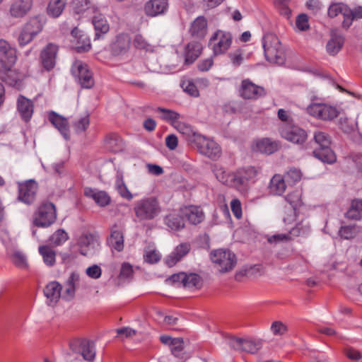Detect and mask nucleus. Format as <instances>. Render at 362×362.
Returning <instances> with one entry per match:
<instances>
[{"mask_svg": "<svg viewBox=\"0 0 362 362\" xmlns=\"http://www.w3.org/2000/svg\"><path fill=\"white\" fill-rule=\"evenodd\" d=\"M262 46L266 59L270 63L283 64L286 60L285 50L276 35L267 33L262 39Z\"/></svg>", "mask_w": 362, "mask_h": 362, "instance_id": "obj_1", "label": "nucleus"}, {"mask_svg": "<svg viewBox=\"0 0 362 362\" xmlns=\"http://www.w3.org/2000/svg\"><path fill=\"white\" fill-rule=\"evenodd\" d=\"M136 216L141 221L152 220L161 211V208L155 197L139 200L134 207Z\"/></svg>", "mask_w": 362, "mask_h": 362, "instance_id": "obj_2", "label": "nucleus"}, {"mask_svg": "<svg viewBox=\"0 0 362 362\" xmlns=\"http://www.w3.org/2000/svg\"><path fill=\"white\" fill-rule=\"evenodd\" d=\"M314 139L319 145V148L313 151L314 156L324 163H334L336 160V156L329 148L331 144L329 136L325 132L319 131L315 132Z\"/></svg>", "mask_w": 362, "mask_h": 362, "instance_id": "obj_3", "label": "nucleus"}, {"mask_svg": "<svg viewBox=\"0 0 362 362\" xmlns=\"http://www.w3.org/2000/svg\"><path fill=\"white\" fill-rule=\"evenodd\" d=\"M212 262L218 266L221 273H226L233 269L237 263L236 257L229 250L218 249L211 252Z\"/></svg>", "mask_w": 362, "mask_h": 362, "instance_id": "obj_4", "label": "nucleus"}, {"mask_svg": "<svg viewBox=\"0 0 362 362\" xmlns=\"http://www.w3.org/2000/svg\"><path fill=\"white\" fill-rule=\"evenodd\" d=\"M57 219V210L52 202H45L41 204L34 218V224L38 227H49Z\"/></svg>", "mask_w": 362, "mask_h": 362, "instance_id": "obj_5", "label": "nucleus"}, {"mask_svg": "<svg viewBox=\"0 0 362 362\" xmlns=\"http://www.w3.org/2000/svg\"><path fill=\"white\" fill-rule=\"evenodd\" d=\"M193 144L197 148L199 152L213 160L218 159L221 155L219 145L214 140L206 138L199 134L195 136Z\"/></svg>", "mask_w": 362, "mask_h": 362, "instance_id": "obj_6", "label": "nucleus"}, {"mask_svg": "<svg viewBox=\"0 0 362 362\" xmlns=\"http://www.w3.org/2000/svg\"><path fill=\"white\" fill-rule=\"evenodd\" d=\"M71 73L82 88H90L93 86V73L86 64L79 60L75 61L71 66Z\"/></svg>", "mask_w": 362, "mask_h": 362, "instance_id": "obj_7", "label": "nucleus"}, {"mask_svg": "<svg viewBox=\"0 0 362 362\" xmlns=\"http://www.w3.org/2000/svg\"><path fill=\"white\" fill-rule=\"evenodd\" d=\"M307 112L317 119L332 120L339 115L337 107L326 103H313L307 107Z\"/></svg>", "mask_w": 362, "mask_h": 362, "instance_id": "obj_8", "label": "nucleus"}, {"mask_svg": "<svg viewBox=\"0 0 362 362\" xmlns=\"http://www.w3.org/2000/svg\"><path fill=\"white\" fill-rule=\"evenodd\" d=\"M42 24L37 18L30 19L22 28L18 40L21 46H24L30 42L34 37L41 32Z\"/></svg>", "mask_w": 362, "mask_h": 362, "instance_id": "obj_9", "label": "nucleus"}, {"mask_svg": "<svg viewBox=\"0 0 362 362\" xmlns=\"http://www.w3.org/2000/svg\"><path fill=\"white\" fill-rule=\"evenodd\" d=\"M232 37L230 33L222 30L216 31L210 39L209 45L215 55L226 52L230 47Z\"/></svg>", "mask_w": 362, "mask_h": 362, "instance_id": "obj_10", "label": "nucleus"}, {"mask_svg": "<svg viewBox=\"0 0 362 362\" xmlns=\"http://www.w3.org/2000/svg\"><path fill=\"white\" fill-rule=\"evenodd\" d=\"M70 348L73 353L81 356L86 361H91L95 358V346L90 341L74 339L70 343Z\"/></svg>", "mask_w": 362, "mask_h": 362, "instance_id": "obj_11", "label": "nucleus"}, {"mask_svg": "<svg viewBox=\"0 0 362 362\" xmlns=\"http://www.w3.org/2000/svg\"><path fill=\"white\" fill-rule=\"evenodd\" d=\"M281 136L293 144H302L307 139V134L302 128L294 125H281L279 128Z\"/></svg>", "mask_w": 362, "mask_h": 362, "instance_id": "obj_12", "label": "nucleus"}, {"mask_svg": "<svg viewBox=\"0 0 362 362\" xmlns=\"http://www.w3.org/2000/svg\"><path fill=\"white\" fill-rule=\"evenodd\" d=\"M228 343L233 349L242 350L250 354L257 353L262 346L260 340L243 339L235 337L229 338Z\"/></svg>", "mask_w": 362, "mask_h": 362, "instance_id": "obj_13", "label": "nucleus"}, {"mask_svg": "<svg viewBox=\"0 0 362 362\" xmlns=\"http://www.w3.org/2000/svg\"><path fill=\"white\" fill-rule=\"evenodd\" d=\"M37 190V184L33 180L19 183L18 199L26 204H30L35 199Z\"/></svg>", "mask_w": 362, "mask_h": 362, "instance_id": "obj_14", "label": "nucleus"}, {"mask_svg": "<svg viewBox=\"0 0 362 362\" xmlns=\"http://www.w3.org/2000/svg\"><path fill=\"white\" fill-rule=\"evenodd\" d=\"M62 286L57 281L49 282L43 289L47 305L54 307L62 298Z\"/></svg>", "mask_w": 362, "mask_h": 362, "instance_id": "obj_15", "label": "nucleus"}, {"mask_svg": "<svg viewBox=\"0 0 362 362\" xmlns=\"http://www.w3.org/2000/svg\"><path fill=\"white\" fill-rule=\"evenodd\" d=\"M16 52L7 41L0 39V61L6 69L11 67L16 62Z\"/></svg>", "mask_w": 362, "mask_h": 362, "instance_id": "obj_16", "label": "nucleus"}, {"mask_svg": "<svg viewBox=\"0 0 362 362\" xmlns=\"http://www.w3.org/2000/svg\"><path fill=\"white\" fill-rule=\"evenodd\" d=\"M58 47L54 43H49L40 53V59L43 67L50 71L56 64Z\"/></svg>", "mask_w": 362, "mask_h": 362, "instance_id": "obj_17", "label": "nucleus"}, {"mask_svg": "<svg viewBox=\"0 0 362 362\" xmlns=\"http://www.w3.org/2000/svg\"><path fill=\"white\" fill-rule=\"evenodd\" d=\"M80 253L84 256L89 255L99 245L97 238L91 233H83L77 240Z\"/></svg>", "mask_w": 362, "mask_h": 362, "instance_id": "obj_18", "label": "nucleus"}, {"mask_svg": "<svg viewBox=\"0 0 362 362\" xmlns=\"http://www.w3.org/2000/svg\"><path fill=\"white\" fill-rule=\"evenodd\" d=\"M240 93L245 99H257L265 94L262 87L256 86L248 79L242 81Z\"/></svg>", "mask_w": 362, "mask_h": 362, "instance_id": "obj_19", "label": "nucleus"}, {"mask_svg": "<svg viewBox=\"0 0 362 362\" xmlns=\"http://www.w3.org/2000/svg\"><path fill=\"white\" fill-rule=\"evenodd\" d=\"M168 0H149L144 5V12L147 16L156 17L165 14L168 9Z\"/></svg>", "mask_w": 362, "mask_h": 362, "instance_id": "obj_20", "label": "nucleus"}, {"mask_svg": "<svg viewBox=\"0 0 362 362\" xmlns=\"http://www.w3.org/2000/svg\"><path fill=\"white\" fill-rule=\"evenodd\" d=\"M130 45V36L128 34H119L111 45L112 53L115 56L123 55L129 51Z\"/></svg>", "mask_w": 362, "mask_h": 362, "instance_id": "obj_21", "label": "nucleus"}, {"mask_svg": "<svg viewBox=\"0 0 362 362\" xmlns=\"http://www.w3.org/2000/svg\"><path fill=\"white\" fill-rule=\"evenodd\" d=\"M17 110L21 119L28 122L30 120L34 110V105L32 100L20 95L17 98Z\"/></svg>", "mask_w": 362, "mask_h": 362, "instance_id": "obj_22", "label": "nucleus"}, {"mask_svg": "<svg viewBox=\"0 0 362 362\" xmlns=\"http://www.w3.org/2000/svg\"><path fill=\"white\" fill-rule=\"evenodd\" d=\"M191 246L188 243H183L177 245L173 252L165 258L166 264L171 267L180 261L190 251Z\"/></svg>", "mask_w": 362, "mask_h": 362, "instance_id": "obj_23", "label": "nucleus"}, {"mask_svg": "<svg viewBox=\"0 0 362 362\" xmlns=\"http://www.w3.org/2000/svg\"><path fill=\"white\" fill-rule=\"evenodd\" d=\"M344 42V37L336 30H332L330 33V39L328 40L326 49L329 54L334 56L342 48Z\"/></svg>", "mask_w": 362, "mask_h": 362, "instance_id": "obj_24", "label": "nucleus"}, {"mask_svg": "<svg viewBox=\"0 0 362 362\" xmlns=\"http://www.w3.org/2000/svg\"><path fill=\"white\" fill-rule=\"evenodd\" d=\"M279 145L268 138L255 141L252 145V150L265 154H272L278 150Z\"/></svg>", "mask_w": 362, "mask_h": 362, "instance_id": "obj_25", "label": "nucleus"}, {"mask_svg": "<svg viewBox=\"0 0 362 362\" xmlns=\"http://www.w3.org/2000/svg\"><path fill=\"white\" fill-rule=\"evenodd\" d=\"M190 34L197 39L205 37L207 33V21L204 16L197 17L191 24Z\"/></svg>", "mask_w": 362, "mask_h": 362, "instance_id": "obj_26", "label": "nucleus"}, {"mask_svg": "<svg viewBox=\"0 0 362 362\" xmlns=\"http://www.w3.org/2000/svg\"><path fill=\"white\" fill-rule=\"evenodd\" d=\"M49 120L61 132L66 139L69 138L67 119L54 112L49 114Z\"/></svg>", "mask_w": 362, "mask_h": 362, "instance_id": "obj_27", "label": "nucleus"}, {"mask_svg": "<svg viewBox=\"0 0 362 362\" xmlns=\"http://www.w3.org/2000/svg\"><path fill=\"white\" fill-rule=\"evenodd\" d=\"M33 0H16L10 8L12 16L20 18L24 16L32 8Z\"/></svg>", "mask_w": 362, "mask_h": 362, "instance_id": "obj_28", "label": "nucleus"}, {"mask_svg": "<svg viewBox=\"0 0 362 362\" xmlns=\"http://www.w3.org/2000/svg\"><path fill=\"white\" fill-rule=\"evenodd\" d=\"M110 246L118 252L124 249V235L122 230L116 225L111 228L110 236L107 240Z\"/></svg>", "mask_w": 362, "mask_h": 362, "instance_id": "obj_29", "label": "nucleus"}, {"mask_svg": "<svg viewBox=\"0 0 362 362\" xmlns=\"http://www.w3.org/2000/svg\"><path fill=\"white\" fill-rule=\"evenodd\" d=\"M84 194L93 199L100 206H105L110 204V197L104 191H99L91 188H86Z\"/></svg>", "mask_w": 362, "mask_h": 362, "instance_id": "obj_30", "label": "nucleus"}, {"mask_svg": "<svg viewBox=\"0 0 362 362\" xmlns=\"http://www.w3.org/2000/svg\"><path fill=\"white\" fill-rule=\"evenodd\" d=\"M202 45L198 42H189L185 48V64H192L201 54Z\"/></svg>", "mask_w": 362, "mask_h": 362, "instance_id": "obj_31", "label": "nucleus"}, {"mask_svg": "<svg viewBox=\"0 0 362 362\" xmlns=\"http://www.w3.org/2000/svg\"><path fill=\"white\" fill-rule=\"evenodd\" d=\"M67 4V0H50L47 7L49 16L56 18L62 15Z\"/></svg>", "mask_w": 362, "mask_h": 362, "instance_id": "obj_32", "label": "nucleus"}, {"mask_svg": "<svg viewBox=\"0 0 362 362\" xmlns=\"http://www.w3.org/2000/svg\"><path fill=\"white\" fill-rule=\"evenodd\" d=\"M183 215L194 225L201 223L204 216L202 210L199 207L194 206L186 207L183 211Z\"/></svg>", "mask_w": 362, "mask_h": 362, "instance_id": "obj_33", "label": "nucleus"}, {"mask_svg": "<svg viewBox=\"0 0 362 362\" xmlns=\"http://www.w3.org/2000/svg\"><path fill=\"white\" fill-rule=\"evenodd\" d=\"M269 192L274 195H281L286 189L285 179L280 175H274L270 180Z\"/></svg>", "mask_w": 362, "mask_h": 362, "instance_id": "obj_34", "label": "nucleus"}, {"mask_svg": "<svg viewBox=\"0 0 362 362\" xmlns=\"http://www.w3.org/2000/svg\"><path fill=\"white\" fill-rule=\"evenodd\" d=\"M115 186L117 192L122 198L129 201L133 199V195L127 187L121 173H117L116 175Z\"/></svg>", "mask_w": 362, "mask_h": 362, "instance_id": "obj_35", "label": "nucleus"}, {"mask_svg": "<svg viewBox=\"0 0 362 362\" xmlns=\"http://www.w3.org/2000/svg\"><path fill=\"white\" fill-rule=\"evenodd\" d=\"M173 127L183 134L186 139L192 144H193L195 141V136L199 135V134L194 132L189 125L180 121V119L175 123Z\"/></svg>", "mask_w": 362, "mask_h": 362, "instance_id": "obj_36", "label": "nucleus"}, {"mask_svg": "<svg viewBox=\"0 0 362 362\" xmlns=\"http://www.w3.org/2000/svg\"><path fill=\"white\" fill-rule=\"evenodd\" d=\"M105 146L107 150L116 153L123 149V141L119 136L111 134L107 136Z\"/></svg>", "mask_w": 362, "mask_h": 362, "instance_id": "obj_37", "label": "nucleus"}, {"mask_svg": "<svg viewBox=\"0 0 362 362\" xmlns=\"http://www.w3.org/2000/svg\"><path fill=\"white\" fill-rule=\"evenodd\" d=\"M346 217L355 220L362 217V199H354L351 202L350 208L346 213Z\"/></svg>", "mask_w": 362, "mask_h": 362, "instance_id": "obj_38", "label": "nucleus"}, {"mask_svg": "<svg viewBox=\"0 0 362 362\" xmlns=\"http://www.w3.org/2000/svg\"><path fill=\"white\" fill-rule=\"evenodd\" d=\"M93 24L95 30V35L98 37L99 33H106L110 29L106 18L101 14L95 16L93 18Z\"/></svg>", "mask_w": 362, "mask_h": 362, "instance_id": "obj_39", "label": "nucleus"}, {"mask_svg": "<svg viewBox=\"0 0 362 362\" xmlns=\"http://www.w3.org/2000/svg\"><path fill=\"white\" fill-rule=\"evenodd\" d=\"M230 180L231 182L228 185L235 187L238 190L245 189L247 185L246 178L242 175L239 170L236 173H231Z\"/></svg>", "mask_w": 362, "mask_h": 362, "instance_id": "obj_40", "label": "nucleus"}, {"mask_svg": "<svg viewBox=\"0 0 362 362\" xmlns=\"http://www.w3.org/2000/svg\"><path fill=\"white\" fill-rule=\"evenodd\" d=\"M346 18L343 20V26L349 28L354 20L360 19L362 18V6H358L351 10L347 8Z\"/></svg>", "mask_w": 362, "mask_h": 362, "instance_id": "obj_41", "label": "nucleus"}, {"mask_svg": "<svg viewBox=\"0 0 362 362\" xmlns=\"http://www.w3.org/2000/svg\"><path fill=\"white\" fill-rule=\"evenodd\" d=\"M165 224L173 230H178L184 228L185 222L182 216L175 214H170L165 218Z\"/></svg>", "mask_w": 362, "mask_h": 362, "instance_id": "obj_42", "label": "nucleus"}, {"mask_svg": "<svg viewBox=\"0 0 362 362\" xmlns=\"http://www.w3.org/2000/svg\"><path fill=\"white\" fill-rule=\"evenodd\" d=\"M71 6L76 13H83L88 9L95 10L90 0H72Z\"/></svg>", "mask_w": 362, "mask_h": 362, "instance_id": "obj_43", "label": "nucleus"}, {"mask_svg": "<svg viewBox=\"0 0 362 362\" xmlns=\"http://www.w3.org/2000/svg\"><path fill=\"white\" fill-rule=\"evenodd\" d=\"M39 252L43 258L44 262L49 267H52L55 263L56 254L55 252L48 246H40L39 247Z\"/></svg>", "mask_w": 362, "mask_h": 362, "instance_id": "obj_44", "label": "nucleus"}, {"mask_svg": "<svg viewBox=\"0 0 362 362\" xmlns=\"http://www.w3.org/2000/svg\"><path fill=\"white\" fill-rule=\"evenodd\" d=\"M201 285V277L197 274L189 273L186 274L182 286L185 288L193 289L199 288Z\"/></svg>", "mask_w": 362, "mask_h": 362, "instance_id": "obj_45", "label": "nucleus"}, {"mask_svg": "<svg viewBox=\"0 0 362 362\" xmlns=\"http://www.w3.org/2000/svg\"><path fill=\"white\" fill-rule=\"evenodd\" d=\"M156 111L163 113L161 118L167 122L170 123L173 127L180 118V115L179 113L171 110L158 107Z\"/></svg>", "mask_w": 362, "mask_h": 362, "instance_id": "obj_46", "label": "nucleus"}, {"mask_svg": "<svg viewBox=\"0 0 362 362\" xmlns=\"http://www.w3.org/2000/svg\"><path fill=\"white\" fill-rule=\"evenodd\" d=\"M133 45L136 49L143 50L144 52L153 51V46L150 44L143 35L140 34L135 35L133 40Z\"/></svg>", "mask_w": 362, "mask_h": 362, "instance_id": "obj_47", "label": "nucleus"}, {"mask_svg": "<svg viewBox=\"0 0 362 362\" xmlns=\"http://www.w3.org/2000/svg\"><path fill=\"white\" fill-rule=\"evenodd\" d=\"M11 259L16 267L23 269L28 268L27 258L21 251H14L11 255Z\"/></svg>", "mask_w": 362, "mask_h": 362, "instance_id": "obj_48", "label": "nucleus"}, {"mask_svg": "<svg viewBox=\"0 0 362 362\" xmlns=\"http://www.w3.org/2000/svg\"><path fill=\"white\" fill-rule=\"evenodd\" d=\"M286 201L292 206L295 210L302 205L301 192L300 190H294L288 193L285 197Z\"/></svg>", "mask_w": 362, "mask_h": 362, "instance_id": "obj_49", "label": "nucleus"}, {"mask_svg": "<svg viewBox=\"0 0 362 362\" xmlns=\"http://www.w3.org/2000/svg\"><path fill=\"white\" fill-rule=\"evenodd\" d=\"M213 171L217 180L223 184L228 185L231 182L230 180L231 173H226L222 167L215 165Z\"/></svg>", "mask_w": 362, "mask_h": 362, "instance_id": "obj_50", "label": "nucleus"}, {"mask_svg": "<svg viewBox=\"0 0 362 362\" xmlns=\"http://www.w3.org/2000/svg\"><path fill=\"white\" fill-rule=\"evenodd\" d=\"M69 238L68 234L63 229H58L49 238V241L55 246L60 245L65 243Z\"/></svg>", "mask_w": 362, "mask_h": 362, "instance_id": "obj_51", "label": "nucleus"}, {"mask_svg": "<svg viewBox=\"0 0 362 362\" xmlns=\"http://www.w3.org/2000/svg\"><path fill=\"white\" fill-rule=\"evenodd\" d=\"M347 6L342 4H333L328 9V15L331 18L337 17L339 14H342L344 19L346 18Z\"/></svg>", "mask_w": 362, "mask_h": 362, "instance_id": "obj_52", "label": "nucleus"}, {"mask_svg": "<svg viewBox=\"0 0 362 362\" xmlns=\"http://www.w3.org/2000/svg\"><path fill=\"white\" fill-rule=\"evenodd\" d=\"M90 40L86 35H80L75 43V49L78 52H85L90 49Z\"/></svg>", "mask_w": 362, "mask_h": 362, "instance_id": "obj_53", "label": "nucleus"}, {"mask_svg": "<svg viewBox=\"0 0 362 362\" xmlns=\"http://www.w3.org/2000/svg\"><path fill=\"white\" fill-rule=\"evenodd\" d=\"M181 87L183 90L192 97H198L199 92L195 84L190 80H183L181 82Z\"/></svg>", "mask_w": 362, "mask_h": 362, "instance_id": "obj_54", "label": "nucleus"}, {"mask_svg": "<svg viewBox=\"0 0 362 362\" xmlns=\"http://www.w3.org/2000/svg\"><path fill=\"white\" fill-rule=\"evenodd\" d=\"M310 230L309 224L307 222L301 221L296 224L295 227L291 229L290 233L294 236L303 235L308 233Z\"/></svg>", "mask_w": 362, "mask_h": 362, "instance_id": "obj_55", "label": "nucleus"}, {"mask_svg": "<svg viewBox=\"0 0 362 362\" xmlns=\"http://www.w3.org/2000/svg\"><path fill=\"white\" fill-rule=\"evenodd\" d=\"M62 288V298L64 300L69 301L74 298L76 291L74 290L73 286L69 283L67 280L64 282Z\"/></svg>", "mask_w": 362, "mask_h": 362, "instance_id": "obj_56", "label": "nucleus"}, {"mask_svg": "<svg viewBox=\"0 0 362 362\" xmlns=\"http://www.w3.org/2000/svg\"><path fill=\"white\" fill-rule=\"evenodd\" d=\"M184 348V341L181 338H175L170 345V349L173 354L176 357H181L182 351Z\"/></svg>", "mask_w": 362, "mask_h": 362, "instance_id": "obj_57", "label": "nucleus"}, {"mask_svg": "<svg viewBox=\"0 0 362 362\" xmlns=\"http://www.w3.org/2000/svg\"><path fill=\"white\" fill-rule=\"evenodd\" d=\"M302 173L300 170L291 168L286 174L285 178L288 182L294 184L301 179Z\"/></svg>", "mask_w": 362, "mask_h": 362, "instance_id": "obj_58", "label": "nucleus"}, {"mask_svg": "<svg viewBox=\"0 0 362 362\" xmlns=\"http://www.w3.org/2000/svg\"><path fill=\"white\" fill-rule=\"evenodd\" d=\"M244 53L240 49H236L229 53L228 57L231 63L235 66H239L244 60Z\"/></svg>", "mask_w": 362, "mask_h": 362, "instance_id": "obj_59", "label": "nucleus"}, {"mask_svg": "<svg viewBox=\"0 0 362 362\" xmlns=\"http://www.w3.org/2000/svg\"><path fill=\"white\" fill-rule=\"evenodd\" d=\"M278 118L283 122L281 125L293 124V119L289 111L279 109L277 112Z\"/></svg>", "mask_w": 362, "mask_h": 362, "instance_id": "obj_60", "label": "nucleus"}, {"mask_svg": "<svg viewBox=\"0 0 362 362\" xmlns=\"http://www.w3.org/2000/svg\"><path fill=\"white\" fill-rule=\"evenodd\" d=\"M9 67L8 69V72L6 74V76L4 77V80L6 83H7L10 86H16L18 81L20 80V77L18 74L13 70L10 69Z\"/></svg>", "mask_w": 362, "mask_h": 362, "instance_id": "obj_61", "label": "nucleus"}, {"mask_svg": "<svg viewBox=\"0 0 362 362\" xmlns=\"http://www.w3.org/2000/svg\"><path fill=\"white\" fill-rule=\"evenodd\" d=\"M296 25L298 30L304 31L309 28L308 17L306 14L302 13L298 16Z\"/></svg>", "mask_w": 362, "mask_h": 362, "instance_id": "obj_62", "label": "nucleus"}, {"mask_svg": "<svg viewBox=\"0 0 362 362\" xmlns=\"http://www.w3.org/2000/svg\"><path fill=\"white\" fill-rule=\"evenodd\" d=\"M132 266L127 262L122 264L119 277L122 279L131 278L133 276Z\"/></svg>", "mask_w": 362, "mask_h": 362, "instance_id": "obj_63", "label": "nucleus"}, {"mask_svg": "<svg viewBox=\"0 0 362 362\" xmlns=\"http://www.w3.org/2000/svg\"><path fill=\"white\" fill-rule=\"evenodd\" d=\"M271 330L274 335H282L287 331V327L282 322L275 321L272 324Z\"/></svg>", "mask_w": 362, "mask_h": 362, "instance_id": "obj_64", "label": "nucleus"}]
</instances>
